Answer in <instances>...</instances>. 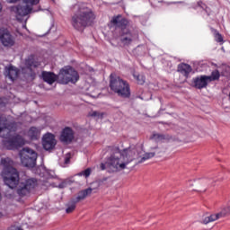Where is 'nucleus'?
<instances>
[{
    "instance_id": "11",
    "label": "nucleus",
    "mask_w": 230,
    "mask_h": 230,
    "mask_svg": "<svg viewBox=\"0 0 230 230\" xmlns=\"http://www.w3.org/2000/svg\"><path fill=\"white\" fill-rule=\"evenodd\" d=\"M42 146L44 150H53L57 146V139H55V135L51 133H47L42 137Z\"/></svg>"
},
{
    "instance_id": "35",
    "label": "nucleus",
    "mask_w": 230,
    "mask_h": 230,
    "mask_svg": "<svg viewBox=\"0 0 230 230\" xmlns=\"http://www.w3.org/2000/svg\"><path fill=\"white\" fill-rule=\"evenodd\" d=\"M228 70L230 71V67H228Z\"/></svg>"
},
{
    "instance_id": "10",
    "label": "nucleus",
    "mask_w": 230,
    "mask_h": 230,
    "mask_svg": "<svg viewBox=\"0 0 230 230\" xmlns=\"http://www.w3.org/2000/svg\"><path fill=\"white\" fill-rule=\"evenodd\" d=\"M98 188H100V181H94L92 187L84 190L79 191L76 198L74 199V200L75 202H80V200L87 199V197H89V195H91L95 190H98Z\"/></svg>"
},
{
    "instance_id": "5",
    "label": "nucleus",
    "mask_w": 230,
    "mask_h": 230,
    "mask_svg": "<svg viewBox=\"0 0 230 230\" xmlns=\"http://www.w3.org/2000/svg\"><path fill=\"white\" fill-rule=\"evenodd\" d=\"M110 81V87L111 91L116 93L119 96L122 98H128L130 96V85L127 81L116 76V75L111 74Z\"/></svg>"
},
{
    "instance_id": "7",
    "label": "nucleus",
    "mask_w": 230,
    "mask_h": 230,
    "mask_svg": "<svg viewBox=\"0 0 230 230\" xmlns=\"http://www.w3.org/2000/svg\"><path fill=\"white\" fill-rule=\"evenodd\" d=\"M21 163L26 168H35L37 164V152L30 147H23L19 152Z\"/></svg>"
},
{
    "instance_id": "32",
    "label": "nucleus",
    "mask_w": 230,
    "mask_h": 230,
    "mask_svg": "<svg viewBox=\"0 0 230 230\" xmlns=\"http://www.w3.org/2000/svg\"><path fill=\"white\" fill-rule=\"evenodd\" d=\"M18 0H9V3H17Z\"/></svg>"
},
{
    "instance_id": "23",
    "label": "nucleus",
    "mask_w": 230,
    "mask_h": 230,
    "mask_svg": "<svg viewBox=\"0 0 230 230\" xmlns=\"http://www.w3.org/2000/svg\"><path fill=\"white\" fill-rule=\"evenodd\" d=\"M218 218H221L219 213L218 214H215V215H211L209 217H205L203 222L205 224H209V222H215V220H218Z\"/></svg>"
},
{
    "instance_id": "33",
    "label": "nucleus",
    "mask_w": 230,
    "mask_h": 230,
    "mask_svg": "<svg viewBox=\"0 0 230 230\" xmlns=\"http://www.w3.org/2000/svg\"><path fill=\"white\" fill-rule=\"evenodd\" d=\"M59 188H64V183L59 184Z\"/></svg>"
},
{
    "instance_id": "3",
    "label": "nucleus",
    "mask_w": 230,
    "mask_h": 230,
    "mask_svg": "<svg viewBox=\"0 0 230 230\" xmlns=\"http://www.w3.org/2000/svg\"><path fill=\"white\" fill-rule=\"evenodd\" d=\"M16 130L15 123H10L5 117L0 116V137L4 138V148L15 150L28 143L21 135L15 134Z\"/></svg>"
},
{
    "instance_id": "4",
    "label": "nucleus",
    "mask_w": 230,
    "mask_h": 230,
    "mask_svg": "<svg viewBox=\"0 0 230 230\" xmlns=\"http://www.w3.org/2000/svg\"><path fill=\"white\" fill-rule=\"evenodd\" d=\"M96 15L93 10L85 5H81L78 11L72 16V26L75 30H84L93 24Z\"/></svg>"
},
{
    "instance_id": "22",
    "label": "nucleus",
    "mask_w": 230,
    "mask_h": 230,
    "mask_svg": "<svg viewBox=\"0 0 230 230\" xmlns=\"http://www.w3.org/2000/svg\"><path fill=\"white\" fill-rule=\"evenodd\" d=\"M207 78L208 79L209 83L214 82V80H218V78H220V73L218 70H215L210 75H207Z\"/></svg>"
},
{
    "instance_id": "8",
    "label": "nucleus",
    "mask_w": 230,
    "mask_h": 230,
    "mask_svg": "<svg viewBox=\"0 0 230 230\" xmlns=\"http://www.w3.org/2000/svg\"><path fill=\"white\" fill-rule=\"evenodd\" d=\"M58 78L61 84H76L80 80V75L73 67H65L60 70Z\"/></svg>"
},
{
    "instance_id": "19",
    "label": "nucleus",
    "mask_w": 230,
    "mask_h": 230,
    "mask_svg": "<svg viewBox=\"0 0 230 230\" xmlns=\"http://www.w3.org/2000/svg\"><path fill=\"white\" fill-rule=\"evenodd\" d=\"M42 78L44 82L49 84V85L55 84L57 82V79L58 78L55 74L51 72H42Z\"/></svg>"
},
{
    "instance_id": "26",
    "label": "nucleus",
    "mask_w": 230,
    "mask_h": 230,
    "mask_svg": "<svg viewBox=\"0 0 230 230\" xmlns=\"http://www.w3.org/2000/svg\"><path fill=\"white\" fill-rule=\"evenodd\" d=\"M153 141H163V139H164V135H161L159 133H153L151 137H150Z\"/></svg>"
},
{
    "instance_id": "6",
    "label": "nucleus",
    "mask_w": 230,
    "mask_h": 230,
    "mask_svg": "<svg viewBox=\"0 0 230 230\" xmlns=\"http://www.w3.org/2000/svg\"><path fill=\"white\" fill-rule=\"evenodd\" d=\"M40 0H22V4L13 7V12L16 13V19L21 21L22 17H26V15H30L32 12H37V10L33 9V6H36Z\"/></svg>"
},
{
    "instance_id": "18",
    "label": "nucleus",
    "mask_w": 230,
    "mask_h": 230,
    "mask_svg": "<svg viewBox=\"0 0 230 230\" xmlns=\"http://www.w3.org/2000/svg\"><path fill=\"white\" fill-rule=\"evenodd\" d=\"M136 39V35L132 34L131 32L128 31H123V33L120 36V40L122 44L128 45Z\"/></svg>"
},
{
    "instance_id": "14",
    "label": "nucleus",
    "mask_w": 230,
    "mask_h": 230,
    "mask_svg": "<svg viewBox=\"0 0 230 230\" xmlns=\"http://www.w3.org/2000/svg\"><path fill=\"white\" fill-rule=\"evenodd\" d=\"M75 139V132H73V129L71 128H66L60 136V141L62 143H71Z\"/></svg>"
},
{
    "instance_id": "25",
    "label": "nucleus",
    "mask_w": 230,
    "mask_h": 230,
    "mask_svg": "<svg viewBox=\"0 0 230 230\" xmlns=\"http://www.w3.org/2000/svg\"><path fill=\"white\" fill-rule=\"evenodd\" d=\"M133 76L137 80V84H139V85H143V84H145V75L134 73Z\"/></svg>"
},
{
    "instance_id": "28",
    "label": "nucleus",
    "mask_w": 230,
    "mask_h": 230,
    "mask_svg": "<svg viewBox=\"0 0 230 230\" xmlns=\"http://www.w3.org/2000/svg\"><path fill=\"white\" fill-rule=\"evenodd\" d=\"M78 175H79L80 177H82V175H83L84 177H89V175H91V168H88V169H86V170H84V171L79 172Z\"/></svg>"
},
{
    "instance_id": "36",
    "label": "nucleus",
    "mask_w": 230,
    "mask_h": 230,
    "mask_svg": "<svg viewBox=\"0 0 230 230\" xmlns=\"http://www.w3.org/2000/svg\"><path fill=\"white\" fill-rule=\"evenodd\" d=\"M0 10H1V4H0Z\"/></svg>"
},
{
    "instance_id": "2",
    "label": "nucleus",
    "mask_w": 230,
    "mask_h": 230,
    "mask_svg": "<svg viewBox=\"0 0 230 230\" xmlns=\"http://www.w3.org/2000/svg\"><path fill=\"white\" fill-rule=\"evenodd\" d=\"M139 152H141V148L135 146H130L122 151H117L107 159L105 164H101V168L107 170L110 173L127 170L128 164L139 157Z\"/></svg>"
},
{
    "instance_id": "17",
    "label": "nucleus",
    "mask_w": 230,
    "mask_h": 230,
    "mask_svg": "<svg viewBox=\"0 0 230 230\" xmlns=\"http://www.w3.org/2000/svg\"><path fill=\"white\" fill-rule=\"evenodd\" d=\"M111 22L117 28H121V30H125V28H127V24H128V21H127V19L123 18L121 15L113 17Z\"/></svg>"
},
{
    "instance_id": "9",
    "label": "nucleus",
    "mask_w": 230,
    "mask_h": 230,
    "mask_svg": "<svg viewBox=\"0 0 230 230\" xmlns=\"http://www.w3.org/2000/svg\"><path fill=\"white\" fill-rule=\"evenodd\" d=\"M0 41L4 48L15 46V37H13L7 29H0Z\"/></svg>"
},
{
    "instance_id": "21",
    "label": "nucleus",
    "mask_w": 230,
    "mask_h": 230,
    "mask_svg": "<svg viewBox=\"0 0 230 230\" xmlns=\"http://www.w3.org/2000/svg\"><path fill=\"white\" fill-rule=\"evenodd\" d=\"M192 70L193 69L191 68V66L188 64H181L178 66V71L179 73H181L183 76H188V75H190V73H191Z\"/></svg>"
},
{
    "instance_id": "13",
    "label": "nucleus",
    "mask_w": 230,
    "mask_h": 230,
    "mask_svg": "<svg viewBox=\"0 0 230 230\" xmlns=\"http://www.w3.org/2000/svg\"><path fill=\"white\" fill-rule=\"evenodd\" d=\"M193 84L196 89H204L208 87V84H209V80L208 79V75H200L193 78Z\"/></svg>"
},
{
    "instance_id": "1",
    "label": "nucleus",
    "mask_w": 230,
    "mask_h": 230,
    "mask_svg": "<svg viewBox=\"0 0 230 230\" xmlns=\"http://www.w3.org/2000/svg\"><path fill=\"white\" fill-rule=\"evenodd\" d=\"M1 164L4 167L1 176L4 184L11 190L17 188L19 197H28L35 190L37 180L30 178L19 181V172L13 168V161L10 157L2 158Z\"/></svg>"
},
{
    "instance_id": "27",
    "label": "nucleus",
    "mask_w": 230,
    "mask_h": 230,
    "mask_svg": "<svg viewBox=\"0 0 230 230\" xmlns=\"http://www.w3.org/2000/svg\"><path fill=\"white\" fill-rule=\"evenodd\" d=\"M230 215V206L224 208L221 212H219V217L224 218V217H229Z\"/></svg>"
},
{
    "instance_id": "16",
    "label": "nucleus",
    "mask_w": 230,
    "mask_h": 230,
    "mask_svg": "<svg viewBox=\"0 0 230 230\" xmlns=\"http://www.w3.org/2000/svg\"><path fill=\"white\" fill-rule=\"evenodd\" d=\"M42 132V128L39 127H31L27 131V137L29 139H31L32 141H35L37 139L40 138V134Z\"/></svg>"
},
{
    "instance_id": "24",
    "label": "nucleus",
    "mask_w": 230,
    "mask_h": 230,
    "mask_svg": "<svg viewBox=\"0 0 230 230\" xmlns=\"http://www.w3.org/2000/svg\"><path fill=\"white\" fill-rule=\"evenodd\" d=\"M76 201L75 199H72L68 204L67 208L66 209V213H73L75 209H76Z\"/></svg>"
},
{
    "instance_id": "31",
    "label": "nucleus",
    "mask_w": 230,
    "mask_h": 230,
    "mask_svg": "<svg viewBox=\"0 0 230 230\" xmlns=\"http://www.w3.org/2000/svg\"><path fill=\"white\" fill-rule=\"evenodd\" d=\"M92 116H98V112L93 111V112L92 113Z\"/></svg>"
},
{
    "instance_id": "29",
    "label": "nucleus",
    "mask_w": 230,
    "mask_h": 230,
    "mask_svg": "<svg viewBox=\"0 0 230 230\" xmlns=\"http://www.w3.org/2000/svg\"><path fill=\"white\" fill-rule=\"evenodd\" d=\"M215 39L217 42H224V38H222V34L218 33V31H215Z\"/></svg>"
},
{
    "instance_id": "20",
    "label": "nucleus",
    "mask_w": 230,
    "mask_h": 230,
    "mask_svg": "<svg viewBox=\"0 0 230 230\" xmlns=\"http://www.w3.org/2000/svg\"><path fill=\"white\" fill-rule=\"evenodd\" d=\"M26 68H22V72L30 75L31 73V67H37V64L32 58H28L25 60Z\"/></svg>"
},
{
    "instance_id": "12",
    "label": "nucleus",
    "mask_w": 230,
    "mask_h": 230,
    "mask_svg": "<svg viewBox=\"0 0 230 230\" xmlns=\"http://www.w3.org/2000/svg\"><path fill=\"white\" fill-rule=\"evenodd\" d=\"M4 75L6 78H9L11 82H14V80L19 78V68L9 65L4 67Z\"/></svg>"
},
{
    "instance_id": "15",
    "label": "nucleus",
    "mask_w": 230,
    "mask_h": 230,
    "mask_svg": "<svg viewBox=\"0 0 230 230\" xmlns=\"http://www.w3.org/2000/svg\"><path fill=\"white\" fill-rule=\"evenodd\" d=\"M136 148H140L139 151V155L137 158L135 159V161H137V163L138 164H141V163H145V161H148V159H152L153 157L155 156V153L151 152V153H145L143 155V149L141 148V146H135Z\"/></svg>"
},
{
    "instance_id": "30",
    "label": "nucleus",
    "mask_w": 230,
    "mask_h": 230,
    "mask_svg": "<svg viewBox=\"0 0 230 230\" xmlns=\"http://www.w3.org/2000/svg\"><path fill=\"white\" fill-rule=\"evenodd\" d=\"M71 161V153H67L65 156V164H69Z\"/></svg>"
},
{
    "instance_id": "34",
    "label": "nucleus",
    "mask_w": 230,
    "mask_h": 230,
    "mask_svg": "<svg viewBox=\"0 0 230 230\" xmlns=\"http://www.w3.org/2000/svg\"><path fill=\"white\" fill-rule=\"evenodd\" d=\"M23 28H26V25H23Z\"/></svg>"
}]
</instances>
